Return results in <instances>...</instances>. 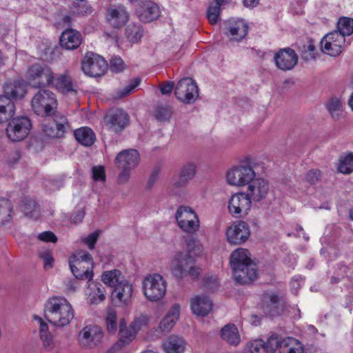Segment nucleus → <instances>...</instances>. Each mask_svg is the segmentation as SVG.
<instances>
[{
	"label": "nucleus",
	"instance_id": "obj_1",
	"mask_svg": "<svg viewBox=\"0 0 353 353\" xmlns=\"http://www.w3.org/2000/svg\"><path fill=\"white\" fill-rule=\"evenodd\" d=\"M230 265L234 279L240 284H248L257 276L256 265L250 259L249 251L237 248L230 255Z\"/></svg>",
	"mask_w": 353,
	"mask_h": 353
},
{
	"label": "nucleus",
	"instance_id": "obj_2",
	"mask_svg": "<svg viewBox=\"0 0 353 353\" xmlns=\"http://www.w3.org/2000/svg\"><path fill=\"white\" fill-rule=\"evenodd\" d=\"M44 316L52 325L63 327L70 323L74 317V312L72 305L66 299L54 296L46 302Z\"/></svg>",
	"mask_w": 353,
	"mask_h": 353
},
{
	"label": "nucleus",
	"instance_id": "obj_3",
	"mask_svg": "<svg viewBox=\"0 0 353 353\" xmlns=\"http://www.w3.org/2000/svg\"><path fill=\"white\" fill-rule=\"evenodd\" d=\"M226 177L228 183L231 185L242 187L248 185L256 177L254 161L250 158L245 159L230 168Z\"/></svg>",
	"mask_w": 353,
	"mask_h": 353
},
{
	"label": "nucleus",
	"instance_id": "obj_4",
	"mask_svg": "<svg viewBox=\"0 0 353 353\" xmlns=\"http://www.w3.org/2000/svg\"><path fill=\"white\" fill-rule=\"evenodd\" d=\"M140 162V155L137 150L128 149L120 152L115 158V163L120 170L118 183L125 184L128 182L131 172Z\"/></svg>",
	"mask_w": 353,
	"mask_h": 353
},
{
	"label": "nucleus",
	"instance_id": "obj_5",
	"mask_svg": "<svg viewBox=\"0 0 353 353\" xmlns=\"http://www.w3.org/2000/svg\"><path fill=\"white\" fill-rule=\"evenodd\" d=\"M26 78L33 88H42L54 83V76L52 69L45 63H34L26 71Z\"/></svg>",
	"mask_w": 353,
	"mask_h": 353
},
{
	"label": "nucleus",
	"instance_id": "obj_6",
	"mask_svg": "<svg viewBox=\"0 0 353 353\" xmlns=\"http://www.w3.org/2000/svg\"><path fill=\"white\" fill-rule=\"evenodd\" d=\"M265 353H274L278 350L279 353H304L303 344L292 337L280 338L277 334H273L264 342Z\"/></svg>",
	"mask_w": 353,
	"mask_h": 353
},
{
	"label": "nucleus",
	"instance_id": "obj_7",
	"mask_svg": "<svg viewBox=\"0 0 353 353\" xmlns=\"http://www.w3.org/2000/svg\"><path fill=\"white\" fill-rule=\"evenodd\" d=\"M32 99V108L37 115L47 117L53 114L57 107L55 94L48 89H41Z\"/></svg>",
	"mask_w": 353,
	"mask_h": 353
},
{
	"label": "nucleus",
	"instance_id": "obj_8",
	"mask_svg": "<svg viewBox=\"0 0 353 353\" xmlns=\"http://www.w3.org/2000/svg\"><path fill=\"white\" fill-rule=\"evenodd\" d=\"M166 286V281L159 274L148 275L143 281L144 295L150 301H157L162 299L165 294Z\"/></svg>",
	"mask_w": 353,
	"mask_h": 353
},
{
	"label": "nucleus",
	"instance_id": "obj_9",
	"mask_svg": "<svg viewBox=\"0 0 353 353\" xmlns=\"http://www.w3.org/2000/svg\"><path fill=\"white\" fill-rule=\"evenodd\" d=\"M175 218L179 228L184 232L193 234L199 229V217L196 212L188 206H180L175 213Z\"/></svg>",
	"mask_w": 353,
	"mask_h": 353
},
{
	"label": "nucleus",
	"instance_id": "obj_10",
	"mask_svg": "<svg viewBox=\"0 0 353 353\" xmlns=\"http://www.w3.org/2000/svg\"><path fill=\"white\" fill-rule=\"evenodd\" d=\"M31 128V121L27 117L12 118L7 125L6 134L11 141H20L28 135Z\"/></svg>",
	"mask_w": 353,
	"mask_h": 353
},
{
	"label": "nucleus",
	"instance_id": "obj_11",
	"mask_svg": "<svg viewBox=\"0 0 353 353\" xmlns=\"http://www.w3.org/2000/svg\"><path fill=\"white\" fill-rule=\"evenodd\" d=\"M174 94L178 100L185 103L194 102L199 97L196 83L189 77L181 79L175 86Z\"/></svg>",
	"mask_w": 353,
	"mask_h": 353
},
{
	"label": "nucleus",
	"instance_id": "obj_12",
	"mask_svg": "<svg viewBox=\"0 0 353 353\" xmlns=\"http://www.w3.org/2000/svg\"><path fill=\"white\" fill-rule=\"evenodd\" d=\"M107 63L100 55L92 52H87L81 62L84 73L90 77H100L107 69Z\"/></svg>",
	"mask_w": 353,
	"mask_h": 353
},
{
	"label": "nucleus",
	"instance_id": "obj_13",
	"mask_svg": "<svg viewBox=\"0 0 353 353\" xmlns=\"http://www.w3.org/2000/svg\"><path fill=\"white\" fill-rule=\"evenodd\" d=\"M345 41V38L340 32L333 31L323 37L321 41V48L323 53L336 57L341 53Z\"/></svg>",
	"mask_w": 353,
	"mask_h": 353
},
{
	"label": "nucleus",
	"instance_id": "obj_14",
	"mask_svg": "<svg viewBox=\"0 0 353 353\" xmlns=\"http://www.w3.org/2000/svg\"><path fill=\"white\" fill-rule=\"evenodd\" d=\"M252 201L245 192H239L233 194L228 201V211L234 217H241L248 214Z\"/></svg>",
	"mask_w": 353,
	"mask_h": 353
},
{
	"label": "nucleus",
	"instance_id": "obj_15",
	"mask_svg": "<svg viewBox=\"0 0 353 353\" xmlns=\"http://www.w3.org/2000/svg\"><path fill=\"white\" fill-rule=\"evenodd\" d=\"M70 128L68 119L59 114L54 115L52 122L44 123L42 126L43 134L50 139L63 137Z\"/></svg>",
	"mask_w": 353,
	"mask_h": 353
},
{
	"label": "nucleus",
	"instance_id": "obj_16",
	"mask_svg": "<svg viewBox=\"0 0 353 353\" xmlns=\"http://www.w3.org/2000/svg\"><path fill=\"white\" fill-rule=\"evenodd\" d=\"M285 307L284 300L273 292H267L262 296L263 312L272 317L281 314Z\"/></svg>",
	"mask_w": 353,
	"mask_h": 353
},
{
	"label": "nucleus",
	"instance_id": "obj_17",
	"mask_svg": "<svg viewBox=\"0 0 353 353\" xmlns=\"http://www.w3.org/2000/svg\"><path fill=\"white\" fill-rule=\"evenodd\" d=\"M276 67L283 71L292 70L298 63V55L290 48L279 49L274 56Z\"/></svg>",
	"mask_w": 353,
	"mask_h": 353
},
{
	"label": "nucleus",
	"instance_id": "obj_18",
	"mask_svg": "<svg viewBox=\"0 0 353 353\" xmlns=\"http://www.w3.org/2000/svg\"><path fill=\"white\" fill-rule=\"evenodd\" d=\"M250 235L248 223L243 221L234 222L227 228L226 236L231 244H241L246 241Z\"/></svg>",
	"mask_w": 353,
	"mask_h": 353
},
{
	"label": "nucleus",
	"instance_id": "obj_19",
	"mask_svg": "<svg viewBox=\"0 0 353 353\" xmlns=\"http://www.w3.org/2000/svg\"><path fill=\"white\" fill-rule=\"evenodd\" d=\"M270 192L269 182L262 178H254L248 185L245 193L253 202H259L265 199Z\"/></svg>",
	"mask_w": 353,
	"mask_h": 353
},
{
	"label": "nucleus",
	"instance_id": "obj_20",
	"mask_svg": "<svg viewBox=\"0 0 353 353\" xmlns=\"http://www.w3.org/2000/svg\"><path fill=\"white\" fill-rule=\"evenodd\" d=\"M105 125L110 130L121 132L128 125L129 121L128 114L121 109L110 111L104 118Z\"/></svg>",
	"mask_w": 353,
	"mask_h": 353
},
{
	"label": "nucleus",
	"instance_id": "obj_21",
	"mask_svg": "<svg viewBox=\"0 0 353 353\" xmlns=\"http://www.w3.org/2000/svg\"><path fill=\"white\" fill-rule=\"evenodd\" d=\"M192 259L189 254L182 252H176L170 263V270L172 274L180 279L185 276Z\"/></svg>",
	"mask_w": 353,
	"mask_h": 353
},
{
	"label": "nucleus",
	"instance_id": "obj_22",
	"mask_svg": "<svg viewBox=\"0 0 353 353\" xmlns=\"http://www.w3.org/2000/svg\"><path fill=\"white\" fill-rule=\"evenodd\" d=\"M133 292L132 285L125 279L120 281L112 292V301L118 305H128Z\"/></svg>",
	"mask_w": 353,
	"mask_h": 353
},
{
	"label": "nucleus",
	"instance_id": "obj_23",
	"mask_svg": "<svg viewBox=\"0 0 353 353\" xmlns=\"http://www.w3.org/2000/svg\"><path fill=\"white\" fill-rule=\"evenodd\" d=\"M128 13L121 5L111 6L107 10V20L114 28H121L128 21Z\"/></svg>",
	"mask_w": 353,
	"mask_h": 353
},
{
	"label": "nucleus",
	"instance_id": "obj_24",
	"mask_svg": "<svg viewBox=\"0 0 353 353\" xmlns=\"http://www.w3.org/2000/svg\"><path fill=\"white\" fill-rule=\"evenodd\" d=\"M26 93V83L22 79L14 80L6 83L3 86V94L0 97H5L12 99H21Z\"/></svg>",
	"mask_w": 353,
	"mask_h": 353
},
{
	"label": "nucleus",
	"instance_id": "obj_25",
	"mask_svg": "<svg viewBox=\"0 0 353 353\" xmlns=\"http://www.w3.org/2000/svg\"><path fill=\"white\" fill-rule=\"evenodd\" d=\"M226 34L231 40L240 41L248 34V26L243 20H229L226 23Z\"/></svg>",
	"mask_w": 353,
	"mask_h": 353
},
{
	"label": "nucleus",
	"instance_id": "obj_26",
	"mask_svg": "<svg viewBox=\"0 0 353 353\" xmlns=\"http://www.w3.org/2000/svg\"><path fill=\"white\" fill-rule=\"evenodd\" d=\"M81 43V35L79 32L73 29H67L60 37V44L66 50L77 49Z\"/></svg>",
	"mask_w": 353,
	"mask_h": 353
},
{
	"label": "nucleus",
	"instance_id": "obj_27",
	"mask_svg": "<svg viewBox=\"0 0 353 353\" xmlns=\"http://www.w3.org/2000/svg\"><path fill=\"white\" fill-rule=\"evenodd\" d=\"M192 312L196 316H204L212 308V301L205 295L195 296L191 302Z\"/></svg>",
	"mask_w": 353,
	"mask_h": 353
},
{
	"label": "nucleus",
	"instance_id": "obj_28",
	"mask_svg": "<svg viewBox=\"0 0 353 353\" xmlns=\"http://www.w3.org/2000/svg\"><path fill=\"white\" fill-rule=\"evenodd\" d=\"M70 268L75 278L81 280H88L90 282L93 277V266L85 265L81 261H69Z\"/></svg>",
	"mask_w": 353,
	"mask_h": 353
},
{
	"label": "nucleus",
	"instance_id": "obj_29",
	"mask_svg": "<svg viewBox=\"0 0 353 353\" xmlns=\"http://www.w3.org/2000/svg\"><path fill=\"white\" fill-rule=\"evenodd\" d=\"M105 288L103 284L92 282L86 290L88 301L90 304L97 305L105 299Z\"/></svg>",
	"mask_w": 353,
	"mask_h": 353
},
{
	"label": "nucleus",
	"instance_id": "obj_30",
	"mask_svg": "<svg viewBox=\"0 0 353 353\" xmlns=\"http://www.w3.org/2000/svg\"><path fill=\"white\" fill-rule=\"evenodd\" d=\"M137 11L141 21L149 23L157 19L159 16V10L157 5L152 1H145Z\"/></svg>",
	"mask_w": 353,
	"mask_h": 353
},
{
	"label": "nucleus",
	"instance_id": "obj_31",
	"mask_svg": "<svg viewBox=\"0 0 353 353\" xmlns=\"http://www.w3.org/2000/svg\"><path fill=\"white\" fill-rule=\"evenodd\" d=\"M196 173V165L189 163L183 166L179 177L173 181L172 185L176 188L185 187L193 179Z\"/></svg>",
	"mask_w": 353,
	"mask_h": 353
},
{
	"label": "nucleus",
	"instance_id": "obj_32",
	"mask_svg": "<svg viewBox=\"0 0 353 353\" xmlns=\"http://www.w3.org/2000/svg\"><path fill=\"white\" fill-rule=\"evenodd\" d=\"M185 345V341L177 335L170 336L162 344L165 353H183Z\"/></svg>",
	"mask_w": 353,
	"mask_h": 353
},
{
	"label": "nucleus",
	"instance_id": "obj_33",
	"mask_svg": "<svg viewBox=\"0 0 353 353\" xmlns=\"http://www.w3.org/2000/svg\"><path fill=\"white\" fill-rule=\"evenodd\" d=\"M15 105L10 99L0 97V123L10 121L15 114Z\"/></svg>",
	"mask_w": 353,
	"mask_h": 353
},
{
	"label": "nucleus",
	"instance_id": "obj_34",
	"mask_svg": "<svg viewBox=\"0 0 353 353\" xmlns=\"http://www.w3.org/2000/svg\"><path fill=\"white\" fill-rule=\"evenodd\" d=\"M74 135L79 143L86 147L92 145L96 140L94 132L88 127H81L75 130Z\"/></svg>",
	"mask_w": 353,
	"mask_h": 353
},
{
	"label": "nucleus",
	"instance_id": "obj_35",
	"mask_svg": "<svg viewBox=\"0 0 353 353\" xmlns=\"http://www.w3.org/2000/svg\"><path fill=\"white\" fill-rule=\"evenodd\" d=\"M180 306L174 304L169 310L165 316L161 321L159 328L161 331H170L172 330L179 319Z\"/></svg>",
	"mask_w": 353,
	"mask_h": 353
},
{
	"label": "nucleus",
	"instance_id": "obj_36",
	"mask_svg": "<svg viewBox=\"0 0 353 353\" xmlns=\"http://www.w3.org/2000/svg\"><path fill=\"white\" fill-rule=\"evenodd\" d=\"M14 214L13 205L6 198H0V226L11 222Z\"/></svg>",
	"mask_w": 353,
	"mask_h": 353
},
{
	"label": "nucleus",
	"instance_id": "obj_37",
	"mask_svg": "<svg viewBox=\"0 0 353 353\" xmlns=\"http://www.w3.org/2000/svg\"><path fill=\"white\" fill-rule=\"evenodd\" d=\"M103 338V332H79V344L85 347H95Z\"/></svg>",
	"mask_w": 353,
	"mask_h": 353
},
{
	"label": "nucleus",
	"instance_id": "obj_38",
	"mask_svg": "<svg viewBox=\"0 0 353 353\" xmlns=\"http://www.w3.org/2000/svg\"><path fill=\"white\" fill-rule=\"evenodd\" d=\"M54 81L55 88L62 93L76 92L72 78L67 73L59 75Z\"/></svg>",
	"mask_w": 353,
	"mask_h": 353
},
{
	"label": "nucleus",
	"instance_id": "obj_39",
	"mask_svg": "<svg viewBox=\"0 0 353 353\" xmlns=\"http://www.w3.org/2000/svg\"><path fill=\"white\" fill-rule=\"evenodd\" d=\"M137 332H119V339L106 353H117L129 345L135 338Z\"/></svg>",
	"mask_w": 353,
	"mask_h": 353
},
{
	"label": "nucleus",
	"instance_id": "obj_40",
	"mask_svg": "<svg viewBox=\"0 0 353 353\" xmlns=\"http://www.w3.org/2000/svg\"><path fill=\"white\" fill-rule=\"evenodd\" d=\"M102 281L110 287L114 288L121 281L124 277L121 275V272L118 270L106 271L102 274Z\"/></svg>",
	"mask_w": 353,
	"mask_h": 353
},
{
	"label": "nucleus",
	"instance_id": "obj_41",
	"mask_svg": "<svg viewBox=\"0 0 353 353\" xmlns=\"http://www.w3.org/2000/svg\"><path fill=\"white\" fill-rule=\"evenodd\" d=\"M172 107L167 104H158L154 116L159 121H168L172 115Z\"/></svg>",
	"mask_w": 353,
	"mask_h": 353
},
{
	"label": "nucleus",
	"instance_id": "obj_42",
	"mask_svg": "<svg viewBox=\"0 0 353 353\" xmlns=\"http://www.w3.org/2000/svg\"><path fill=\"white\" fill-rule=\"evenodd\" d=\"M326 107L333 119L338 120L340 118L343 112V104L339 98L330 99Z\"/></svg>",
	"mask_w": 353,
	"mask_h": 353
},
{
	"label": "nucleus",
	"instance_id": "obj_43",
	"mask_svg": "<svg viewBox=\"0 0 353 353\" xmlns=\"http://www.w3.org/2000/svg\"><path fill=\"white\" fill-rule=\"evenodd\" d=\"M337 32H340L345 38L353 33V19L350 17H341L337 23Z\"/></svg>",
	"mask_w": 353,
	"mask_h": 353
},
{
	"label": "nucleus",
	"instance_id": "obj_44",
	"mask_svg": "<svg viewBox=\"0 0 353 353\" xmlns=\"http://www.w3.org/2000/svg\"><path fill=\"white\" fill-rule=\"evenodd\" d=\"M125 35L131 43H137L143 36V29L139 25H129L125 29Z\"/></svg>",
	"mask_w": 353,
	"mask_h": 353
},
{
	"label": "nucleus",
	"instance_id": "obj_45",
	"mask_svg": "<svg viewBox=\"0 0 353 353\" xmlns=\"http://www.w3.org/2000/svg\"><path fill=\"white\" fill-rule=\"evenodd\" d=\"M338 170L343 174H350L353 172V154L350 153L341 157Z\"/></svg>",
	"mask_w": 353,
	"mask_h": 353
},
{
	"label": "nucleus",
	"instance_id": "obj_46",
	"mask_svg": "<svg viewBox=\"0 0 353 353\" xmlns=\"http://www.w3.org/2000/svg\"><path fill=\"white\" fill-rule=\"evenodd\" d=\"M222 3L215 1L208 8L207 17L211 24H216L219 19L220 7Z\"/></svg>",
	"mask_w": 353,
	"mask_h": 353
},
{
	"label": "nucleus",
	"instance_id": "obj_47",
	"mask_svg": "<svg viewBox=\"0 0 353 353\" xmlns=\"http://www.w3.org/2000/svg\"><path fill=\"white\" fill-rule=\"evenodd\" d=\"M148 323V317L147 315L139 314L134 318V320L130 325V327L132 331H139L145 329Z\"/></svg>",
	"mask_w": 353,
	"mask_h": 353
},
{
	"label": "nucleus",
	"instance_id": "obj_48",
	"mask_svg": "<svg viewBox=\"0 0 353 353\" xmlns=\"http://www.w3.org/2000/svg\"><path fill=\"white\" fill-rule=\"evenodd\" d=\"M264 341L261 339L254 340L248 343L244 348V353H265Z\"/></svg>",
	"mask_w": 353,
	"mask_h": 353
},
{
	"label": "nucleus",
	"instance_id": "obj_49",
	"mask_svg": "<svg viewBox=\"0 0 353 353\" xmlns=\"http://www.w3.org/2000/svg\"><path fill=\"white\" fill-rule=\"evenodd\" d=\"M141 79L135 78L132 79L127 85H125L122 90L118 91L117 96L116 98L121 99L123 98L128 94H131L135 88L139 85Z\"/></svg>",
	"mask_w": 353,
	"mask_h": 353
},
{
	"label": "nucleus",
	"instance_id": "obj_50",
	"mask_svg": "<svg viewBox=\"0 0 353 353\" xmlns=\"http://www.w3.org/2000/svg\"><path fill=\"white\" fill-rule=\"evenodd\" d=\"M221 338L228 344L237 346L241 341L239 332H220Z\"/></svg>",
	"mask_w": 353,
	"mask_h": 353
},
{
	"label": "nucleus",
	"instance_id": "obj_51",
	"mask_svg": "<svg viewBox=\"0 0 353 353\" xmlns=\"http://www.w3.org/2000/svg\"><path fill=\"white\" fill-rule=\"evenodd\" d=\"M301 57L305 61H310L316 58L315 46L310 42L308 45L303 46L301 48Z\"/></svg>",
	"mask_w": 353,
	"mask_h": 353
},
{
	"label": "nucleus",
	"instance_id": "obj_52",
	"mask_svg": "<svg viewBox=\"0 0 353 353\" xmlns=\"http://www.w3.org/2000/svg\"><path fill=\"white\" fill-rule=\"evenodd\" d=\"M106 323L109 331L116 330L117 328V312L114 309H108L107 311Z\"/></svg>",
	"mask_w": 353,
	"mask_h": 353
},
{
	"label": "nucleus",
	"instance_id": "obj_53",
	"mask_svg": "<svg viewBox=\"0 0 353 353\" xmlns=\"http://www.w3.org/2000/svg\"><path fill=\"white\" fill-rule=\"evenodd\" d=\"M72 261H81L82 263L93 266L92 259L90 254L85 251H81L72 256Z\"/></svg>",
	"mask_w": 353,
	"mask_h": 353
},
{
	"label": "nucleus",
	"instance_id": "obj_54",
	"mask_svg": "<svg viewBox=\"0 0 353 353\" xmlns=\"http://www.w3.org/2000/svg\"><path fill=\"white\" fill-rule=\"evenodd\" d=\"M110 68L112 72H120L125 68V63L119 57H114L110 60Z\"/></svg>",
	"mask_w": 353,
	"mask_h": 353
},
{
	"label": "nucleus",
	"instance_id": "obj_55",
	"mask_svg": "<svg viewBox=\"0 0 353 353\" xmlns=\"http://www.w3.org/2000/svg\"><path fill=\"white\" fill-rule=\"evenodd\" d=\"M321 178V172L317 169H312L307 172L305 180L310 184L316 183Z\"/></svg>",
	"mask_w": 353,
	"mask_h": 353
},
{
	"label": "nucleus",
	"instance_id": "obj_56",
	"mask_svg": "<svg viewBox=\"0 0 353 353\" xmlns=\"http://www.w3.org/2000/svg\"><path fill=\"white\" fill-rule=\"evenodd\" d=\"M41 340L43 342V345L48 350H51L54 347V337L52 332H41Z\"/></svg>",
	"mask_w": 353,
	"mask_h": 353
},
{
	"label": "nucleus",
	"instance_id": "obj_57",
	"mask_svg": "<svg viewBox=\"0 0 353 353\" xmlns=\"http://www.w3.org/2000/svg\"><path fill=\"white\" fill-rule=\"evenodd\" d=\"M40 257L43 260L44 268L46 270L50 269L53 266L54 258L52 252L49 250H46L40 252Z\"/></svg>",
	"mask_w": 353,
	"mask_h": 353
},
{
	"label": "nucleus",
	"instance_id": "obj_58",
	"mask_svg": "<svg viewBox=\"0 0 353 353\" xmlns=\"http://www.w3.org/2000/svg\"><path fill=\"white\" fill-rule=\"evenodd\" d=\"M203 282L205 288L211 291L216 290L219 286L217 277L216 276H205Z\"/></svg>",
	"mask_w": 353,
	"mask_h": 353
},
{
	"label": "nucleus",
	"instance_id": "obj_59",
	"mask_svg": "<svg viewBox=\"0 0 353 353\" xmlns=\"http://www.w3.org/2000/svg\"><path fill=\"white\" fill-rule=\"evenodd\" d=\"M37 208V203L31 199H26L23 200V211L26 215L32 213Z\"/></svg>",
	"mask_w": 353,
	"mask_h": 353
},
{
	"label": "nucleus",
	"instance_id": "obj_60",
	"mask_svg": "<svg viewBox=\"0 0 353 353\" xmlns=\"http://www.w3.org/2000/svg\"><path fill=\"white\" fill-rule=\"evenodd\" d=\"M201 274V269L195 265V261L192 259L191 265L188 267V271L185 273V276L189 275L192 279H195L199 277Z\"/></svg>",
	"mask_w": 353,
	"mask_h": 353
},
{
	"label": "nucleus",
	"instance_id": "obj_61",
	"mask_svg": "<svg viewBox=\"0 0 353 353\" xmlns=\"http://www.w3.org/2000/svg\"><path fill=\"white\" fill-rule=\"evenodd\" d=\"M99 232H94L83 239V242L88 245L90 250L94 249L96 242L98 240Z\"/></svg>",
	"mask_w": 353,
	"mask_h": 353
},
{
	"label": "nucleus",
	"instance_id": "obj_62",
	"mask_svg": "<svg viewBox=\"0 0 353 353\" xmlns=\"http://www.w3.org/2000/svg\"><path fill=\"white\" fill-rule=\"evenodd\" d=\"M38 238L39 240L44 241V242L56 243L57 241V236H55V234L53 232H52L50 231H46V232L40 233L38 235Z\"/></svg>",
	"mask_w": 353,
	"mask_h": 353
},
{
	"label": "nucleus",
	"instance_id": "obj_63",
	"mask_svg": "<svg viewBox=\"0 0 353 353\" xmlns=\"http://www.w3.org/2000/svg\"><path fill=\"white\" fill-rule=\"evenodd\" d=\"M92 175L95 181H105V171L103 167H93Z\"/></svg>",
	"mask_w": 353,
	"mask_h": 353
},
{
	"label": "nucleus",
	"instance_id": "obj_64",
	"mask_svg": "<svg viewBox=\"0 0 353 353\" xmlns=\"http://www.w3.org/2000/svg\"><path fill=\"white\" fill-rule=\"evenodd\" d=\"M174 88L173 81H167L160 84V91L162 94H170Z\"/></svg>",
	"mask_w": 353,
	"mask_h": 353
}]
</instances>
